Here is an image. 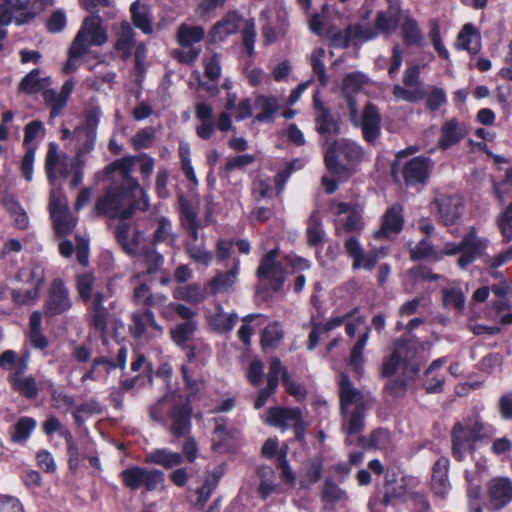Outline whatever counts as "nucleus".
Listing matches in <instances>:
<instances>
[{"mask_svg":"<svg viewBox=\"0 0 512 512\" xmlns=\"http://www.w3.org/2000/svg\"><path fill=\"white\" fill-rule=\"evenodd\" d=\"M363 147L353 140L342 138L333 141L324 154L326 169L338 179L348 180L364 160Z\"/></svg>","mask_w":512,"mask_h":512,"instance_id":"2","label":"nucleus"},{"mask_svg":"<svg viewBox=\"0 0 512 512\" xmlns=\"http://www.w3.org/2000/svg\"><path fill=\"white\" fill-rule=\"evenodd\" d=\"M99 17H86L73 39L69 50L68 60L63 66L64 74H71L78 68L76 60L88 53L90 46H101L108 40L106 30L102 27Z\"/></svg>","mask_w":512,"mask_h":512,"instance_id":"3","label":"nucleus"},{"mask_svg":"<svg viewBox=\"0 0 512 512\" xmlns=\"http://www.w3.org/2000/svg\"><path fill=\"white\" fill-rule=\"evenodd\" d=\"M204 37L205 29L202 26L181 23L177 28L175 40L180 47L189 48V50H176L175 57L178 61L188 65L194 63L201 53V48L194 45L202 42Z\"/></svg>","mask_w":512,"mask_h":512,"instance_id":"8","label":"nucleus"},{"mask_svg":"<svg viewBox=\"0 0 512 512\" xmlns=\"http://www.w3.org/2000/svg\"><path fill=\"white\" fill-rule=\"evenodd\" d=\"M410 258L413 261L424 259H433L438 261L441 259L439 254L435 251L433 245L427 239H422L416 244L414 248L410 250Z\"/></svg>","mask_w":512,"mask_h":512,"instance_id":"59","label":"nucleus"},{"mask_svg":"<svg viewBox=\"0 0 512 512\" xmlns=\"http://www.w3.org/2000/svg\"><path fill=\"white\" fill-rule=\"evenodd\" d=\"M107 296L102 291H95L91 300L87 301V309L91 315L90 325L97 331L106 332L109 322V309L104 306Z\"/></svg>","mask_w":512,"mask_h":512,"instance_id":"27","label":"nucleus"},{"mask_svg":"<svg viewBox=\"0 0 512 512\" xmlns=\"http://www.w3.org/2000/svg\"><path fill=\"white\" fill-rule=\"evenodd\" d=\"M446 362V357L437 358L425 370L422 386L426 393L440 394L444 391L446 378L440 369Z\"/></svg>","mask_w":512,"mask_h":512,"instance_id":"30","label":"nucleus"},{"mask_svg":"<svg viewBox=\"0 0 512 512\" xmlns=\"http://www.w3.org/2000/svg\"><path fill=\"white\" fill-rule=\"evenodd\" d=\"M361 398V392L353 387L350 377L347 374H341L339 381V399L341 408H347Z\"/></svg>","mask_w":512,"mask_h":512,"instance_id":"47","label":"nucleus"},{"mask_svg":"<svg viewBox=\"0 0 512 512\" xmlns=\"http://www.w3.org/2000/svg\"><path fill=\"white\" fill-rule=\"evenodd\" d=\"M358 125L361 128L364 141L369 145H375L381 135V115L379 108L374 103H366Z\"/></svg>","mask_w":512,"mask_h":512,"instance_id":"19","label":"nucleus"},{"mask_svg":"<svg viewBox=\"0 0 512 512\" xmlns=\"http://www.w3.org/2000/svg\"><path fill=\"white\" fill-rule=\"evenodd\" d=\"M73 301L70 291L61 278H54L47 290V298L43 305V313L47 318L63 315L71 310Z\"/></svg>","mask_w":512,"mask_h":512,"instance_id":"9","label":"nucleus"},{"mask_svg":"<svg viewBox=\"0 0 512 512\" xmlns=\"http://www.w3.org/2000/svg\"><path fill=\"white\" fill-rule=\"evenodd\" d=\"M145 462L163 467L166 470L181 466L184 458L181 453L174 452L169 448H157L147 453Z\"/></svg>","mask_w":512,"mask_h":512,"instance_id":"36","label":"nucleus"},{"mask_svg":"<svg viewBox=\"0 0 512 512\" xmlns=\"http://www.w3.org/2000/svg\"><path fill=\"white\" fill-rule=\"evenodd\" d=\"M489 239L481 237L478 230L471 226L459 242H446L440 251L444 256H456V265L460 270H467L477 259L486 254Z\"/></svg>","mask_w":512,"mask_h":512,"instance_id":"4","label":"nucleus"},{"mask_svg":"<svg viewBox=\"0 0 512 512\" xmlns=\"http://www.w3.org/2000/svg\"><path fill=\"white\" fill-rule=\"evenodd\" d=\"M496 222L502 235V242L509 243L512 240V201L498 215Z\"/></svg>","mask_w":512,"mask_h":512,"instance_id":"57","label":"nucleus"},{"mask_svg":"<svg viewBox=\"0 0 512 512\" xmlns=\"http://www.w3.org/2000/svg\"><path fill=\"white\" fill-rule=\"evenodd\" d=\"M136 44V33L128 21H122L120 32L115 42V49L120 53L122 60H128L133 53Z\"/></svg>","mask_w":512,"mask_h":512,"instance_id":"38","label":"nucleus"},{"mask_svg":"<svg viewBox=\"0 0 512 512\" xmlns=\"http://www.w3.org/2000/svg\"><path fill=\"white\" fill-rule=\"evenodd\" d=\"M28 338L36 349L44 350L49 346L48 338L42 332V313L38 310L30 314Z\"/></svg>","mask_w":512,"mask_h":512,"instance_id":"44","label":"nucleus"},{"mask_svg":"<svg viewBox=\"0 0 512 512\" xmlns=\"http://www.w3.org/2000/svg\"><path fill=\"white\" fill-rule=\"evenodd\" d=\"M238 321L236 313H225L223 311L217 312L212 315L209 320L210 328L219 333L224 334L232 331Z\"/></svg>","mask_w":512,"mask_h":512,"instance_id":"51","label":"nucleus"},{"mask_svg":"<svg viewBox=\"0 0 512 512\" xmlns=\"http://www.w3.org/2000/svg\"><path fill=\"white\" fill-rule=\"evenodd\" d=\"M438 214L445 226L453 225L462 215V202L456 195L441 194L435 199Z\"/></svg>","mask_w":512,"mask_h":512,"instance_id":"26","label":"nucleus"},{"mask_svg":"<svg viewBox=\"0 0 512 512\" xmlns=\"http://www.w3.org/2000/svg\"><path fill=\"white\" fill-rule=\"evenodd\" d=\"M363 207L355 203L354 210L346 217L343 228L348 233L360 234L364 229Z\"/></svg>","mask_w":512,"mask_h":512,"instance_id":"56","label":"nucleus"},{"mask_svg":"<svg viewBox=\"0 0 512 512\" xmlns=\"http://www.w3.org/2000/svg\"><path fill=\"white\" fill-rule=\"evenodd\" d=\"M350 42L353 44L367 42L376 38V33L371 26L361 24L348 25Z\"/></svg>","mask_w":512,"mask_h":512,"instance_id":"62","label":"nucleus"},{"mask_svg":"<svg viewBox=\"0 0 512 512\" xmlns=\"http://www.w3.org/2000/svg\"><path fill=\"white\" fill-rule=\"evenodd\" d=\"M219 476L217 474L209 475L205 478L201 487L196 490L197 499L194 502V506L198 510H203L210 499L212 493L218 486Z\"/></svg>","mask_w":512,"mask_h":512,"instance_id":"53","label":"nucleus"},{"mask_svg":"<svg viewBox=\"0 0 512 512\" xmlns=\"http://www.w3.org/2000/svg\"><path fill=\"white\" fill-rule=\"evenodd\" d=\"M425 106L430 112H437L444 104L447 103V96L444 89L434 86L426 93Z\"/></svg>","mask_w":512,"mask_h":512,"instance_id":"64","label":"nucleus"},{"mask_svg":"<svg viewBox=\"0 0 512 512\" xmlns=\"http://www.w3.org/2000/svg\"><path fill=\"white\" fill-rule=\"evenodd\" d=\"M102 412V408L98 401L94 399H90L84 403L75 407V410L72 413V417L77 427H81L84 424L83 415L91 416L95 414H100Z\"/></svg>","mask_w":512,"mask_h":512,"instance_id":"58","label":"nucleus"},{"mask_svg":"<svg viewBox=\"0 0 512 512\" xmlns=\"http://www.w3.org/2000/svg\"><path fill=\"white\" fill-rule=\"evenodd\" d=\"M74 88L75 80L73 78H69L63 83L59 93L55 89L49 87L43 91L42 98L45 105L50 110V119H55L63 112L74 91Z\"/></svg>","mask_w":512,"mask_h":512,"instance_id":"17","label":"nucleus"},{"mask_svg":"<svg viewBox=\"0 0 512 512\" xmlns=\"http://www.w3.org/2000/svg\"><path fill=\"white\" fill-rule=\"evenodd\" d=\"M197 330V321H182L170 329V338L179 349H185Z\"/></svg>","mask_w":512,"mask_h":512,"instance_id":"41","label":"nucleus"},{"mask_svg":"<svg viewBox=\"0 0 512 512\" xmlns=\"http://www.w3.org/2000/svg\"><path fill=\"white\" fill-rule=\"evenodd\" d=\"M16 12H21L16 18V24L22 25L32 21L39 11H42L48 0H4Z\"/></svg>","mask_w":512,"mask_h":512,"instance_id":"33","label":"nucleus"},{"mask_svg":"<svg viewBox=\"0 0 512 512\" xmlns=\"http://www.w3.org/2000/svg\"><path fill=\"white\" fill-rule=\"evenodd\" d=\"M215 428L212 432V450L215 453H229L232 448V439L233 435L230 430L227 428V420L224 417H216L214 418Z\"/></svg>","mask_w":512,"mask_h":512,"instance_id":"35","label":"nucleus"},{"mask_svg":"<svg viewBox=\"0 0 512 512\" xmlns=\"http://www.w3.org/2000/svg\"><path fill=\"white\" fill-rule=\"evenodd\" d=\"M9 383L15 392L26 399H35L39 394L36 380L32 375L13 379Z\"/></svg>","mask_w":512,"mask_h":512,"instance_id":"54","label":"nucleus"},{"mask_svg":"<svg viewBox=\"0 0 512 512\" xmlns=\"http://www.w3.org/2000/svg\"><path fill=\"white\" fill-rule=\"evenodd\" d=\"M449 469L450 461L446 456L439 457L432 466L431 489L441 499H444L451 489Z\"/></svg>","mask_w":512,"mask_h":512,"instance_id":"23","label":"nucleus"},{"mask_svg":"<svg viewBox=\"0 0 512 512\" xmlns=\"http://www.w3.org/2000/svg\"><path fill=\"white\" fill-rule=\"evenodd\" d=\"M179 212L181 224L184 228L199 224L197 214L192 204L183 195L179 196Z\"/></svg>","mask_w":512,"mask_h":512,"instance_id":"63","label":"nucleus"},{"mask_svg":"<svg viewBox=\"0 0 512 512\" xmlns=\"http://www.w3.org/2000/svg\"><path fill=\"white\" fill-rule=\"evenodd\" d=\"M307 244L309 247H318L324 242V230L319 212L311 213L306 229Z\"/></svg>","mask_w":512,"mask_h":512,"instance_id":"48","label":"nucleus"},{"mask_svg":"<svg viewBox=\"0 0 512 512\" xmlns=\"http://www.w3.org/2000/svg\"><path fill=\"white\" fill-rule=\"evenodd\" d=\"M37 422L28 416L20 417L16 423L9 428V438L14 444H24L35 430Z\"/></svg>","mask_w":512,"mask_h":512,"instance_id":"42","label":"nucleus"},{"mask_svg":"<svg viewBox=\"0 0 512 512\" xmlns=\"http://www.w3.org/2000/svg\"><path fill=\"white\" fill-rule=\"evenodd\" d=\"M314 107L317 110L315 129L320 136H338L341 133V123L335 118L324 104L314 97Z\"/></svg>","mask_w":512,"mask_h":512,"instance_id":"24","label":"nucleus"},{"mask_svg":"<svg viewBox=\"0 0 512 512\" xmlns=\"http://www.w3.org/2000/svg\"><path fill=\"white\" fill-rule=\"evenodd\" d=\"M368 81V77L360 71H354L346 74L341 85L342 95L358 94L364 86L368 84Z\"/></svg>","mask_w":512,"mask_h":512,"instance_id":"50","label":"nucleus"},{"mask_svg":"<svg viewBox=\"0 0 512 512\" xmlns=\"http://www.w3.org/2000/svg\"><path fill=\"white\" fill-rule=\"evenodd\" d=\"M345 252L353 259L352 268L358 270L364 268L371 271L378 262V255L375 252L364 254L357 237L352 236L344 242Z\"/></svg>","mask_w":512,"mask_h":512,"instance_id":"25","label":"nucleus"},{"mask_svg":"<svg viewBox=\"0 0 512 512\" xmlns=\"http://www.w3.org/2000/svg\"><path fill=\"white\" fill-rule=\"evenodd\" d=\"M387 10H380L376 13L372 30L379 35L391 36L396 32L402 20V8L399 1L387 0Z\"/></svg>","mask_w":512,"mask_h":512,"instance_id":"14","label":"nucleus"},{"mask_svg":"<svg viewBox=\"0 0 512 512\" xmlns=\"http://www.w3.org/2000/svg\"><path fill=\"white\" fill-rule=\"evenodd\" d=\"M284 338V331L278 321L269 323L261 333L260 344L263 350L276 347Z\"/></svg>","mask_w":512,"mask_h":512,"instance_id":"52","label":"nucleus"},{"mask_svg":"<svg viewBox=\"0 0 512 512\" xmlns=\"http://www.w3.org/2000/svg\"><path fill=\"white\" fill-rule=\"evenodd\" d=\"M136 161L137 157L132 155L116 159L104 168V174L109 176L114 172H119L122 181L117 184L118 186L136 190L138 192H145V190L140 186L138 180L132 176V169Z\"/></svg>","mask_w":512,"mask_h":512,"instance_id":"20","label":"nucleus"},{"mask_svg":"<svg viewBox=\"0 0 512 512\" xmlns=\"http://www.w3.org/2000/svg\"><path fill=\"white\" fill-rule=\"evenodd\" d=\"M48 210L57 235L65 236L73 231L75 222L72 219L65 198L52 192L49 198Z\"/></svg>","mask_w":512,"mask_h":512,"instance_id":"11","label":"nucleus"},{"mask_svg":"<svg viewBox=\"0 0 512 512\" xmlns=\"http://www.w3.org/2000/svg\"><path fill=\"white\" fill-rule=\"evenodd\" d=\"M254 106L259 110L254 117V121L258 123H273L280 109L279 101L273 95H257Z\"/></svg>","mask_w":512,"mask_h":512,"instance_id":"34","label":"nucleus"},{"mask_svg":"<svg viewBox=\"0 0 512 512\" xmlns=\"http://www.w3.org/2000/svg\"><path fill=\"white\" fill-rule=\"evenodd\" d=\"M240 269V260L236 259L232 267L226 272H218L209 282L213 293L228 290L234 285Z\"/></svg>","mask_w":512,"mask_h":512,"instance_id":"46","label":"nucleus"},{"mask_svg":"<svg viewBox=\"0 0 512 512\" xmlns=\"http://www.w3.org/2000/svg\"><path fill=\"white\" fill-rule=\"evenodd\" d=\"M130 13L132 23L136 28L147 35L153 32L152 16L147 5L134 1L130 6Z\"/></svg>","mask_w":512,"mask_h":512,"instance_id":"43","label":"nucleus"},{"mask_svg":"<svg viewBox=\"0 0 512 512\" xmlns=\"http://www.w3.org/2000/svg\"><path fill=\"white\" fill-rule=\"evenodd\" d=\"M242 16L237 11H229L220 21L210 29L212 41H224L228 36L237 33Z\"/></svg>","mask_w":512,"mask_h":512,"instance_id":"31","label":"nucleus"},{"mask_svg":"<svg viewBox=\"0 0 512 512\" xmlns=\"http://www.w3.org/2000/svg\"><path fill=\"white\" fill-rule=\"evenodd\" d=\"M404 223L403 206L400 203H394L384 212L380 229L375 232V238H389L391 235L400 234Z\"/></svg>","mask_w":512,"mask_h":512,"instance_id":"22","label":"nucleus"},{"mask_svg":"<svg viewBox=\"0 0 512 512\" xmlns=\"http://www.w3.org/2000/svg\"><path fill=\"white\" fill-rule=\"evenodd\" d=\"M280 248L274 247L267 251L259 261L255 271L258 283L264 290L278 293L284 287L286 270L283 262L279 260Z\"/></svg>","mask_w":512,"mask_h":512,"instance_id":"6","label":"nucleus"},{"mask_svg":"<svg viewBox=\"0 0 512 512\" xmlns=\"http://www.w3.org/2000/svg\"><path fill=\"white\" fill-rule=\"evenodd\" d=\"M149 198L146 192H138L118 185L106 187L104 194L95 201L93 213L97 217L128 220L136 211H146Z\"/></svg>","mask_w":512,"mask_h":512,"instance_id":"1","label":"nucleus"},{"mask_svg":"<svg viewBox=\"0 0 512 512\" xmlns=\"http://www.w3.org/2000/svg\"><path fill=\"white\" fill-rule=\"evenodd\" d=\"M15 279L32 287H42L45 281L44 270L39 266L22 267L16 273Z\"/></svg>","mask_w":512,"mask_h":512,"instance_id":"55","label":"nucleus"},{"mask_svg":"<svg viewBox=\"0 0 512 512\" xmlns=\"http://www.w3.org/2000/svg\"><path fill=\"white\" fill-rule=\"evenodd\" d=\"M487 509L495 512L512 501V481L507 477H496L487 484Z\"/></svg>","mask_w":512,"mask_h":512,"instance_id":"13","label":"nucleus"},{"mask_svg":"<svg viewBox=\"0 0 512 512\" xmlns=\"http://www.w3.org/2000/svg\"><path fill=\"white\" fill-rule=\"evenodd\" d=\"M119 478L122 485L131 490L137 491L141 488L146 492L163 489L165 484V474L159 469H147L141 466L133 465L124 469Z\"/></svg>","mask_w":512,"mask_h":512,"instance_id":"7","label":"nucleus"},{"mask_svg":"<svg viewBox=\"0 0 512 512\" xmlns=\"http://www.w3.org/2000/svg\"><path fill=\"white\" fill-rule=\"evenodd\" d=\"M41 71L39 68H34L29 71L19 82L17 86V93L23 95H36L45 91L51 84L49 77H40Z\"/></svg>","mask_w":512,"mask_h":512,"instance_id":"32","label":"nucleus"},{"mask_svg":"<svg viewBox=\"0 0 512 512\" xmlns=\"http://www.w3.org/2000/svg\"><path fill=\"white\" fill-rule=\"evenodd\" d=\"M484 424L481 421L464 423L457 421L451 430V455L457 462H462L466 454H474L477 443L485 438Z\"/></svg>","mask_w":512,"mask_h":512,"instance_id":"5","label":"nucleus"},{"mask_svg":"<svg viewBox=\"0 0 512 512\" xmlns=\"http://www.w3.org/2000/svg\"><path fill=\"white\" fill-rule=\"evenodd\" d=\"M403 84L406 87H415L410 90L400 85L393 87V96L405 100L409 103H415L425 98L426 91L421 87L420 69L418 65H412L406 68L403 75Z\"/></svg>","mask_w":512,"mask_h":512,"instance_id":"12","label":"nucleus"},{"mask_svg":"<svg viewBox=\"0 0 512 512\" xmlns=\"http://www.w3.org/2000/svg\"><path fill=\"white\" fill-rule=\"evenodd\" d=\"M456 46L471 55H476L481 50V34L473 23L463 25L458 33Z\"/></svg>","mask_w":512,"mask_h":512,"instance_id":"37","label":"nucleus"},{"mask_svg":"<svg viewBox=\"0 0 512 512\" xmlns=\"http://www.w3.org/2000/svg\"><path fill=\"white\" fill-rule=\"evenodd\" d=\"M192 406L189 402H180L168 408L167 415L171 420L169 432L176 438H184L191 432Z\"/></svg>","mask_w":512,"mask_h":512,"instance_id":"15","label":"nucleus"},{"mask_svg":"<svg viewBox=\"0 0 512 512\" xmlns=\"http://www.w3.org/2000/svg\"><path fill=\"white\" fill-rule=\"evenodd\" d=\"M282 385L285 391L297 401H303L307 397V389L304 385L292 379L287 369H284L281 376Z\"/></svg>","mask_w":512,"mask_h":512,"instance_id":"60","label":"nucleus"},{"mask_svg":"<svg viewBox=\"0 0 512 512\" xmlns=\"http://www.w3.org/2000/svg\"><path fill=\"white\" fill-rule=\"evenodd\" d=\"M187 255L196 263L208 266L213 260V254L207 251L204 245L187 242L185 244Z\"/></svg>","mask_w":512,"mask_h":512,"instance_id":"61","label":"nucleus"},{"mask_svg":"<svg viewBox=\"0 0 512 512\" xmlns=\"http://www.w3.org/2000/svg\"><path fill=\"white\" fill-rule=\"evenodd\" d=\"M400 35L406 48H424L427 45L425 34L417 19L411 15H405L400 24Z\"/></svg>","mask_w":512,"mask_h":512,"instance_id":"28","label":"nucleus"},{"mask_svg":"<svg viewBox=\"0 0 512 512\" xmlns=\"http://www.w3.org/2000/svg\"><path fill=\"white\" fill-rule=\"evenodd\" d=\"M95 276L92 272H83L75 277V288L83 304L94 296Z\"/></svg>","mask_w":512,"mask_h":512,"instance_id":"49","label":"nucleus"},{"mask_svg":"<svg viewBox=\"0 0 512 512\" xmlns=\"http://www.w3.org/2000/svg\"><path fill=\"white\" fill-rule=\"evenodd\" d=\"M433 161L427 156H416L406 161L401 168V175L407 187L426 186L428 184Z\"/></svg>","mask_w":512,"mask_h":512,"instance_id":"10","label":"nucleus"},{"mask_svg":"<svg viewBox=\"0 0 512 512\" xmlns=\"http://www.w3.org/2000/svg\"><path fill=\"white\" fill-rule=\"evenodd\" d=\"M383 486L385 491L382 496L379 493H374L369 497L378 500L377 505L383 508L393 505L395 501H403L407 494L406 477L397 481V474L394 471L385 474Z\"/></svg>","mask_w":512,"mask_h":512,"instance_id":"16","label":"nucleus"},{"mask_svg":"<svg viewBox=\"0 0 512 512\" xmlns=\"http://www.w3.org/2000/svg\"><path fill=\"white\" fill-rule=\"evenodd\" d=\"M148 329L156 334L163 333V327L156 321L155 314L149 309H139L133 311L130 316L129 333L133 339H142Z\"/></svg>","mask_w":512,"mask_h":512,"instance_id":"18","label":"nucleus"},{"mask_svg":"<svg viewBox=\"0 0 512 512\" xmlns=\"http://www.w3.org/2000/svg\"><path fill=\"white\" fill-rule=\"evenodd\" d=\"M468 135V129L464 122L456 118H450L441 127V134L438 140V147L441 150H448L460 143Z\"/></svg>","mask_w":512,"mask_h":512,"instance_id":"29","label":"nucleus"},{"mask_svg":"<svg viewBox=\"0 0 512 512\" xmlns=\"http://www.w3.org/2000/svg\"><path fill=\"white\" fill-rule=\"evenodd\" d=\"M347 498L348 497L346 491L342 489L338 484H336L332 479L327 478L324 481L320 493V499L323 503V509L325 511L333 509L338 502L346 500Z\"/></svg>","mask_w":512,"mask_h":512,"instance_id":"40","label":"nucleus"},{"mask_svg":"<svg viewBox=\"0 0 512 512\" xmlns=\"http://www.w3.org/2000/svg\"><path fill=\"white\" fill-rule=\"evenodd\" d=\"M408 348H409V341L406 339H399L395 342V349L383 361L382 368H381V375L383 377L389 378L396 374V372L399 369L401 359H402L401 352L404 350H408Z\"/></svg>","mask_w":512,"mask_h":512,"instance_id":"45","label":"nucleus"},{"mask_svg":"<svg viewBox=\"0 0 512 512\" xmlns=\"http://www.w3.org/2000/svg\"><path fill=\"white\" fill-rule=\"evenodd\" d=\"M45 172L47 179L51 185H55L56 180L60 177L66 179L71 173V169L67 162V156L62 157L58 153V146L51 142L45 158Z\"/></svg>","mask_w":512,"mask_h":512,"instance_id":"21","label":"nucleus"},{"mask_svg":"<svg viewBox=\"0 0 512 512\" xmlns=\"http://www.w3.org/2000/svg\"><path fill=\"white\" fill-rule=\"evenodd\" d=\"M302 414L301 410L297 407H271L268 410L267 423L271 426L286 429L289 423H293Z\"/></svg>","mask_w":512,"mask_h":512,"instance_id":"39","label":"nucleus"}]
</instances>
